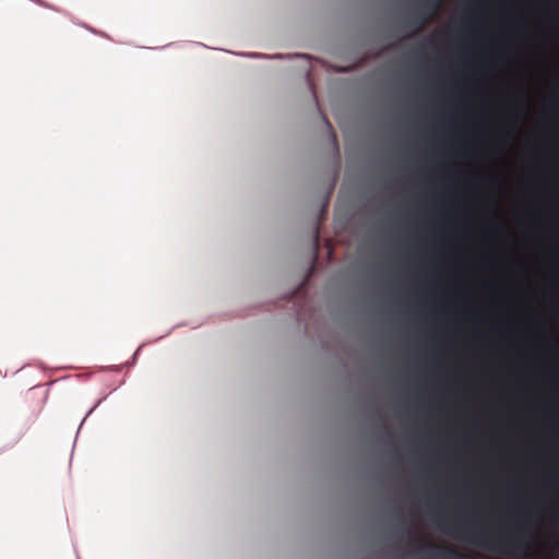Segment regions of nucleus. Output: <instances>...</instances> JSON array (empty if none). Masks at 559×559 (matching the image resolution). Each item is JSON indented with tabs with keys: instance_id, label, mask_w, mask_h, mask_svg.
<instances>
[{
	"instance_id": "12",
	"label": "nucleus",
	"mask_w": 559,
	"mask_h": 559,
	"mask_svg": "<svg viewBox=\"0 0 559 559\" xmlns=\"http://www.w3.org/2000/svg\"><path fill=\"white\" fill-rule=\"evenodd\" d=\"M427 22H428V17H425L423 21L417 22V23H414V24H415V28H416V29H419V28H420V27H423Z\"/></svg>"
},
{
	"instance_id": "6",
	"label": "nucleus",
	"mask_w": 559,
	"mask_h": 559,
	"mask_svg": "<svg viewBox=\"0 0 559 559\" xmlns=\"http://www.w3.org/2000/svg\"><path fill=\"white\" fill-rule=\"evenodd\" d=\"M72 23H74L75 25H79L83 28H85L86 31H88L90 33L92 34H100V29H97L95 28L94 26H92L91 24L84 22V21H80V20H76L72 14L70 16H68Z\"/></svg>"
},
{
	"instance_id": "1",
	"label": "nucleus",
	"mask_w": 559,
	"mask_h": 559,
	"mask_svg": "<svg viewBox=\"0 0 559 559\" xmlns=\"http://www.w3.org/2000/svg\"><path fill=\"white\" fill-rule=\"evenodd\" d=\"M479 539L487 548L497 551H504L507 554H512L515 550H523L526 547L522 539L513 535L506 538H492L490 534L483 531L479 534Z\"/></svg>"
},
{
	"instance_id": "16",
	"label": "nucleus",
	"mask_w": 559,
	"mask_h": 559,
	"mask_svg": "<svg viewBox=\"0 0 559 559\" xmlns=\"http://www.w3.org/2000/svg\"><path fill=\"white\" fill-rule=\"evenodd\" d=\"M76 557H78V559H81V558H80V556H79V554H76Z\"/></svg>"
},
{
	"instance_id": "2",
	"label": "nucleus",
	"mask_w": 559,
	"mask_h": 559,
	"mask_svg": "<svg viewBox=\"0 0 559 559\" xmlns=\"http://www.w3.org/2000/svg\"><path fill=\"white\" fill-rule=\"evenodd\" d=\"M139 357H140V344L135 347L133 354L127 361L119 364V365L95 366L94 368L97 372L110 371V372L119 373V372L126 371V373H128L131 369H133L136 366Z\"/></svg>"
},
{
	"instance_id": "4",
	"label": "nucleus",
	"mask_w": 559,
	"mask_h": 559,
	"mask_svg": "<svg viewBox=\"0 0 559 559\" xmlns=\"http://www.w3.org/2000/svg\"><path fill=\"white\" fill-rule=\"evenodd\" d=\"M72 377H73V376L68 374V376H64V377H61V378L55 379V380H52V381H49V382H47L46 384H41V383H39V384H36V385L32 386V388L29 389V391H34V390H36V389H39V388L46 386V390H45V393H44V399H43V402L45 403V402L47 401L48 396H49V391H50V389H51V388H52L57 382H59V381H66V380H68V379H71Z\"/></svg>"
},
{
	"instance_id": "5",
	"label": "nucleus",
	"mask_w": 559,
	"mask_h": 559,
	"mask_svg": "<svg viewBox=\"0 0 559 559\" xmlns=\"http://www.w3.org/2000/svg\"><path fill=\"white\" fill-rule=\"evenodd\" d=\"M419 545L423 548L424 547L435 548V549H437L442 555L453 556V557H455L457 559H472V557H469L468 555H460V554L454 552L451 549L437 547V546H433V545H431L429 543H420Z\"/></svg>"
},
{
	"instance_id": "8",
	"label": "nucleus",
	"mask_w": 559,
	"mask_h": 559,
	"mask_svg": "<svg viewBox=\"0 0 559 559\" xmlns=\"http://www.w3.org/2000/svg\"><path fill=\"white\" fill-rule=\"evenodd\" d=\"M23 436H24V431H21V432L17 435V437H16L13 441H11V442H9V443H7V444L2 445V447L0 448V454H1L2 452H5V451H8V450L12 449L15 444H17V443H19V441L22 439V437H23Z\"/></svg>"
},
{
	"instance_id": "3",
	"label": "nucleus",
	"mask_w": 559,
	"mask_h": 559,
	"mask_svg": "<svg viewBox=\"0 0 559 559\" xmlns=\"http://www.w3.org/2000/svg\"><path fill=\"white\" fill-rule=\"evenodd\" d=\"M107 397H108V394H104L103 396L97 399L94 402V404L87 409V412L85 413L84 417L82 418V420L79 424V427H78V430H76V435H75V439H74V442H73V447H75L78 436H79L80 430L82 429L85 420L102 405V403H104L107 400ZM73 450H74V448H72V451ZM72 455H73V452L71 453V456Z\"/></svg>"
},
{
	"instance_id": "7",
	"label": "nucleus",
	"mask_w": 559,
	"mask_h": 559,
	"mask_svg": "<svg viewBox=\"0 0 559 559\" xmlns=\"http://www.w3.org/2000/svg\"><path fill=\"white\" fill-rule=\"evenodd\" d=\"M453 530H454L456 533H460V534H461V536H462L464 539H466V540H472V532H471L468 528H466V527H464V526H462V525H454V526H453Z\"/></svg>"
},
{
	"instance_id": "14",
	"label": "nucleus",
	"mask_w": 559,
	"mask_h": 559,
	"mask_svg": "<svg viewBox=\"0 0 559 559\" xmlns=\"http://www.w3.org/2000/svg\"><path fill=\"white\" fill-rule=\"evenodd\" d=\"M96 35L97 36H102V37L107 38V39H111L110 36L106 32H104L102 29H100V34H96Z\"/></svg>"
},
{
	"instance_id": "15",
	"label": "nucleus",
	"mask_w": 559,
	"mask_h": 559,
	"mask_svg": "<svg viewBox=\"0 0 559 559\" xmlns=\"http://www.w3.org/2000/svg\"><path fill=\"white\" fill-rule=\"evenodd\" d=\"M57 369H59V370H62V369H72V366H59Z\"/></svg>"
},
{
	"instance_id": "9",
	"label": "nucleus",
	"mask_w": 559,
	"mask_h": 559,
	"mask_svg": "<svg viewBox=\"0 0 559 559\" xmlns=\"http://www.w3.org/2000/svg\"><path fill=\"white\" fill-rule=\"evenodd\" d=\"M442 0H428L426 5L429 8V16H431L440 7Z\"/></svg>"
},
{
	"instance_id": "10",
	"label": "nucleus",
	"mask_w": 559,
	"mask_h": 559,
	"mask_svg": "<svg viewBox=\"0 0 559 559\" xmlns=\"http://www.w3.org/2000/svg\"><path fill=\"white\" fill-rule=\"evenodd\" d=\"M34 365L39 368L43 372H47L50 368L43 360L36 359L34 360Z\"/></svg>"
},
{
	"instance_id": "11",
	"label": "nucleus",
	"mask_w": 559,
	"mask_h": 559,
	"mask_svg": "<svg viewBox=\"0 0 559 559\" xmlns=\"http://www.w3.org/2000/svg\"><path fill=\"white\" fill-rule=\"evenodd\" d=\"M124 383H126V379L123 378L117 385L108 384L107 386L109 388V392L107 394L109 395V394L114 393L115 391H117L118 388H120Z\"/></svg>"
},
{
	"instance_id": "13",
	"label": "nucleus",
	"mask_w": 559,
	"mask_h": 559,
	"mask_svg": "<svg viewBox=\"0 0 559 559\" xmlns=\"http://www.w3.org/2000/svg\"><path fill=\"white\" fill-rule=\"evenodd\" d=\"M75 377L81 379L82 381H87L91 379L92 374H83V376H75Z\"/></svg>"
}]
</instances>
